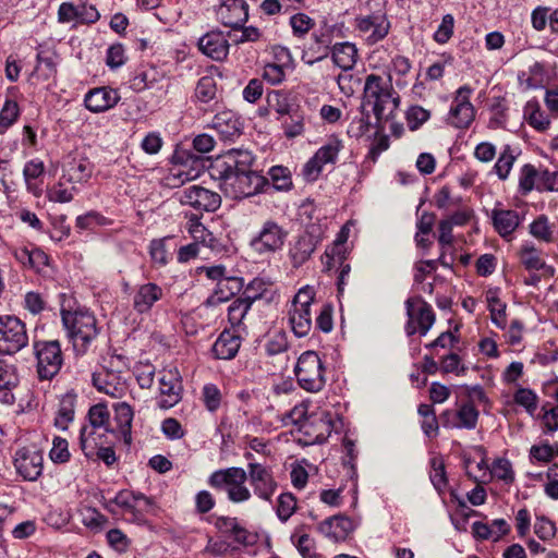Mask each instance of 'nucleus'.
I'll return each instance as SVG.
<instances>
[{
	"instance_id": "c03bdc74",
	"label": "nucleus",
	"mask_w": 558,
	"mask_h": 558,
	"mask_svg": "<svg viewBox=\"0 0 558 558\" xmlns=\"http://www.w3.org/2000/svg\"><path fill=\"white\" fill-rule=\"evenodd\" d=\"M269 175L272 181V186L278 191H288L292 186L290 172L284 167H272L269 170Z\"/></svg>"
},
{
	"instance_id": "f257e3e1",
	"label": "nucleus",
	"mask_w": 558,
	"mask_h": 558,
	"mask_svg": "<svg viewBox=\"0 0 558 558\" xmlns=\"http://www.w3.org/2000/svg\"><path fill=\"white\" fill-rule=\"evenodd\" d=\"M254 161L250 151L232 149L216 158L210 166V175L220 181V187L228 197H250L269 184L265 177L252 170Z\"/></svg>"
},
{
	"instance_id": "72a5a7b5",
	"label": "nucleus",
	"mask_w": 558,
	"mask_h": 558,
	"mask_svg": "<svg viewBox=\"0 0 558 558\" xmlns=\"http://www.w3.org/2000/svg\"><path fill=\"white\" fill-rule=\"evenodd\" d=\"M415 323L417 324L421 335H426L435 323V314L433 308L426 302L414 301Z\"/></svg>"
},
{
	"instance_id": "4468645a",
	"label": "nucleus",
	"mask_w": 558,
	"mask_h": 558,
	"mask_svg": "<svg viewBox=\"0 0 558 558\" xmlns=\"http://www.w3.org/2000/svg\"><path fill=\"white\" fill-rule=\"evenodd\" d=\"M113 505L123 509L124 512L133 514L134 519L140 520L143 511H148L153 506L151 500L143 494H134L128 490L119 492L113 499L106 504V509L114 512Z\"/></svg>"
},
{
	"instance_id": "c85d7f7f",
	"label": "nucleus",
	"mask_w": 558,
	"mask_h": 558,
	"mask_svg": "<svg viewBox=\"0 0 558 558\" xmlns=\"http://www.w3.org/2000/svg\"><path fill=\"white\" fill-rule=\"evenodd\" d=\"M478 411L470 402L462 404L456 413V422L450 423L446 421L444 423L447 427L474 429L478 421Z\"/></svg>"
},
{
	"instance_id": "774afa93",
	"label": "nucleus",
	"mask_w": 558,
	"mask_h": 558,
	"mask_svg": "<svg viewBox=\"0 0 558 558\" xmlns=\"http://www.w3.org/2000/svg\"><path fill=\"white\" fill-rule=\"evenodd\" d=\"M315 298V291L312 287H304L298 291L294 295L291 306L292 307H303L310 308Z\"/></svg>"
},
{
	"instance_id": "603ef678",
	"label": "nucleus",
	"mask_w": 558,
	"mask_h": 558,
	"mask_svg": "<svg viewBox=\"0 0 558 558\" xmlns=\"http://www.w3.org/2000/svg\"><path fill=\"white\" fill-rule=\"evenodd\" d=\"M537 177V170L532 165H524L521 169L519 179V187L522 194L530 193L535 187V180Z\"/></svg>"
},
{
	"instance_id": "79ce46f5",
	"label": "nucleus",
	"mask_w": 558,
	"mask_h": 558,
	"mask_svg": "<svg viewBox=\"0 0 558 558\" xmlns=\"http://www.w3.org/2000/svg\"><path fill=\"white\" fill-rule=\"evenodd\" d=\"M190 233L194 240L193 243H198L199 247H213L215 238L201 222L193 221L190 226Z\"/></svg>"
},
{
	"instance_id": "9b49d317",
	"label": "nucleus",
	"mask_w": 558,
	"mask_h": 558,
	"mask_svg": "<svg viewBox=\"0 0 558 558\" xmlns=\"http://www.w3.org/2000/svg\"><path fill=\"white\" fill-rule=\"evenodd\" d=\"M180 202L199 213H213L220 207L221 197L218 193L203 186L191 185L181 192Z\"/></svg>"
},
{
	"instance_id": "cd10ccee",
	"label": "nucleus",
	"mask_w": 558,
	"mask_h": 558,
	"mask_svg": "<svg viewBox=\"0 0 558 558\" xmlns=\"http://www.w3.org/2000/svg\"><path fill=\"white\" fill-rule=\"evenodd\" d=\"M289 322L296 337H305L312 327L311 310L291 306L289 311Z\"/></svg>"
},
{
	"instance_id": "4d7b16f0",
	"label": "nucleus",
	"mask_w": 558,
	"mask_h": 558,
	"mask_svg": "<svg viewBox=\"0 0 558 558\" xmlns=\"http://www.w3.org/2000/svg\"><path fill=\"white\" fill-rule=\"evenodd\" d=\"M203 401L208 411L215 412L221 402V393L216 385L207 384L203 388Z\"/></svg>"
},
{
	"instance_id": "dca6fc26",
	"label": "nucleus",
	"mask_w": 558,
	"mask_h": 558,
	"mask_svg": "<svg viewBox=\"0 0 558 558\" xmlns=\"http://www.w3.org/2000/svg\"><path fill=\"white\" fill-rule=\"evenodd\" d=\"M160 400L163 409L174 407L181 400L182 384L177 371H165L159 378Z\"/></svg>"
},
{
	"instance_id": "13d9d810",
	"label": "nucleus",
	"mask_w": 558,
	"mask_h": 558,
	"mask_svg": "<svg viewBox=\"0 0 558 558\" xmlns=\"http://www.w3.org/2000/svg\"><path fill=\"white\" fill-rule=\"evenodd\" d=\"M68 441L61 437H54L52 448L50 450V459L56 463L66 462L70 458Z\"/></svg>"
},
{
	"instance_id": "0e129e2a",
	"label": "nucleus",
	"mask_w": 558,
	"mask_h": 558,
	"mask_svg": "<svg viewBox=\"0 0 558 558\" xmlns=\"http://www.w3.org/2000/svg\"><path fill=\"white\" fill-rule=\"evenodd\" d=\"M492 473L498 480H502L507 483L512 482L514 478L511 463L506 459H498L495 461Z\"/></svg>"
},
{
	"instance_id": "6e6d98bb",
	"label": "nucleus",
	"mask_w": 558,
	"mask_h": 558,
	"mask_svg": "<svg viewBox=\"0 0 558 558\" xmlns=\"http://www.w3.org/2000/svg\"><path fill=\"white\" fill-rule=\"evenodd\" d=\"M267 102L268 106L279 114L290 113V105L288 101V97L280 90L270 92L267 95Z\"/></svg>"
},
{
	"instance_id": "a19ab883",
	"label": "nucleus",
	"mask_w": 558,
	"mask_h": 558,
	"mask_svg": "<svg viewBox=\"0 0 558 558\" xmlns=\"http://www.w3.org/2000/svg\"><path fill=\"white\" fill-rule=\"evenodd\" d=\"M341 148V141L331 138L326 145L320 147L314 156L323 165L335 162Z\"/></svg>"
},
{
	"instance_id": "423d86ee",
	"label": "nucleus",
	"mask_w": 558,
	"mask_h": 558,
	"mask_svg": "<svg viewBox=\"0 0 558 558\" xmlns=\"http://www.w3.org/2000/svg\"><path fill=\"white\" fill-rule=\"evenodd\" d=\"M34 353L37 360V373L41 380L52 379L61 369L63 355L58 340L35 341Z\"/></svg>"
},
{
	"instance_id": "2eb2a0df",
	"label": "nucleus",
	"mask_w": 558,
	"mask_h": 558,
	"mask_svg": "<svg viewBox=\"0 0 558 558\" xmlns=\"http://www.w3.org/2000/svg\"><path fill=\"white\" fill-rule=\"evenodd\" d=\"M260 286L262 282L253 280L245 289L244 296L235 299L228 307V320L232 327L245 329L244 319L253 302L260 296V293L250 294L254 286Z\"/></svg>"
},
{
	"instance_id": "5fc2aeb1",
	"label": "nucleus",
	"mask_w": 558,
	"mask_h": 558,
	"mask_svg": "<svg viewBox=\"0 0 558 558\" xmlns=\"http://www.w3.org/2000/svg\"><path fill=\"white\" fill-rule=\"evenodd\" d=\"M514 401L517 404L526 409L530 414H533L537 409V396L527 388H520L514 393Z\"/></svg>"
},
{
	"instance_id": "680f3d73",
	"label": "nucleus",
	"mask_w": 558,
	"mask_h": 558,
	"mask_svg": "<svg viewBox=\"0 0 558 558\" xmlns=\"http://www.w3.org/2000/svg\"><path fill=\"white\" fill-rule=\"evenodd\" d=\"M534 533L543 541L550 539L556 534L555 523L546 517H536Z\"/></svg>"
},
{
	"instance_id": "3c124183",
	"label": "nucleus",
	"mask_w": 558,
	"mask_h": 558,
	"mask_svg": "<svg viewBox=\"0 0 558 558\" xmlns=\"http://www.w3.org/2000/svg\"><path fill=\"white\" fill-rule=\"evenodd\" d=\"M430 117L428 110L421 106H412L407 111V121L410 130H417L422 124H424Z\"/></svg>"
},
{
	"instance_id": "4c0bfd02",
	"label": "nucleus",
	"mask_w": 558,
	"mask_h": 558,
	"mask_svg": "<svg viewBox=\"0 0 558 558\" xmlns=\"http://www.w3.org/2000/svg\"><path fill=\"white\" fill-rule=\"evenodd\" d=\"M530 233L535 239L547 242V243L554 241L553 226L549 223L548 218L545 215L538 216L530 225Z\"/></svg>"
},
{
	"instance_id": "49530a36",
	"label": "nucleus",
	"mask_w": 558,
	"mask_h": 558,
	"mask_svg": "<svg viewBox=\"0 0 558 558\" xmlns=\"http://www.w3.org/2000/svg\"><path fill=\"white\" fill-rule=\"evenodd\" d=\"M314 20L305 13H296L290 17V26L292 28L293 35L298 37H303L306 35L314 27Z\"/></svg>"
},
{
	"instance_id": "ddd939ff",
	"label": "nucleus",
	"mask_w": 558,
	"mask_h": 558,
	"mask_svg": "<svg viewBox=\"0 0 558 558\" xmlns=\"http://www.w3.org/2000/svg\"><path fill=\"white\" fill-rule=\"evenodd\" d=\"M356 28L363 35L366 36L368 44L373 45L384 39L390 29V22L386 14L374 13L365 16H359L355 19Z\"/></svg>"
},
{
	"instance_id": "7ed1b4c3",
	"label": "nucleus",
	"mask_w": 558,
	"mask_h": 558,
	"mask_svg": "<svg viewBox=\"0 0 558 558\" xmlns=\"http://www.w3.org/2000/svg\"><path fill=\"white\" fill-rule=\"evenodd\" d=\"M62 323L73 348L78 354L86 352L89 343L97 337L95 316L87 310L61 311Z\"/></svg>"
},
{
	"instance_id": "052dcab7",
	"label": "nucleus",
	"mask_w": 558,
	"mask_h": 558,
	"mask_svg": "<svg viewBox=\"0 0 558 558\" xmlns=\"http://www.w3.org/2000/svg\"><path fill=\"white\" fill-rule=\"evenodd\" d=\"M20 113L19 105L16 101L7 100L0 110V125L9 128L17 119Z\"/></svg>"
},
{
	"instance_id": "c9c22d12",
	"label": "nucleus",
	"mask_w": 558,
	"mask_h": 558,
	"mask_svg": "<svg viewBox=\"0 0 558 558\" xmlns=\"http://www.w3.org/2000/svg\"><path fill=\"white\" fill-rule=\"evenodd\" d=\"M87 417H88V422H89V426H87L88 427L87 435H89V433H92V437H94L95 429L101 428V427H104L105 430H108V428L106 426L109 422L110 414L105 404L97 403V404L93 405L88 411Z\"/></svg>"
},
{
	"instance_id": "a211bd4d",
	"label": "nucleus",
	"mask_w": 558,
	"mask_h": 558,
	"mask_svg": "<svg viewBox=\"0 0 558 558\" xmlns=\"http://www.w3.org/2000/svg\"><path fill=\"white\" fill-rule=\"evenodd\" d=\"M217 14L226 26L236 28L248 17L247 3L244 0H226L218 7Z\"/></svg>"
},
{
	"instance_id": "20e7f679",
	"label": "nucleus",
	"mask_w": 558,
	"mask_h": 558,
	"mask_svg": "<svg viewBox=\"0 0 558 558\" xmlns=\"http://www.w3.org/2000/svg\"><path fill=\"white\" fill-rule=\"evenodd\" d=\"M247 473L242 468L231 466L213 472L208 485L217 490H225L228 499L239 504L250 500L252 494L246 487Z\"/></svg>"
},
{
	"instance_id": "a18cd8bd",
	"label": "nucleus",
	"mask_w": 558,
	"mask_h": 558,
	"mask_svg": "<svg viewBox=\"0 0 558 558\" xmlns=\"http://www.w3.org/2000/svg\"><path fill=\"white\" fill-rule=\"evenodd\" d=\"M515 160L510 146H506L495 163V171L500 180H506Z\"/></svg>"
},
{
	"instance_id": "5701e85b",
	"label": "nucleus",
	"mask_w": 558,
	"mask_h": 558,
	"mask_svg": "<svg viewBox=\"0 0 558 558\" xmlns=\"http://www.w3.org/2000/svg\"><path fill=\"white\" fill-rule=\"evenodd\" d=\"M492 220L495 230L502 238L510 236L521 223V216L512 209H494Z\"/></svg>"
},
{
	"instance_id": "de8ad7c7",
	"label": "nucleus",
	"mask_w": 558,
	"mask_h": 558,
	"mask_svg": "<svg viewBox=\"0 0 558 558\" xmlns=\"http://www.w3.org/2000/svg\"><path fill=\"white\" fill-rule=\"evenodd\" d=\"M19 383L16 369L12 364L0 359V389H11Z\"/></svg>"
},
{
	"instance_id": "0eeeda50",
	"label": "nucleus",
	"mask_w": 558,
	"mask_h": 558,
	"mask_svg": "<svg viewBox=\"0 0 558 558\" xmlns=\"http://www.w3.org/2000/svg\"><path fill=\"white\" fill-rule=\"evenodd\" d=\"M28 344L26 325L15 316L0 317V354L12 355Z\"/></svg>"
},
{
	"instance_id": "338daca9",
	"label": "nucleus",
	"mask_w": 558,
	"mask_h": 558,
	"mask_svg": "<svg viewBox=\"0 0 558 558\" xmlns=\"http://www.w3.org/2000/svg\"><path fill=\"white\" fill-rule=\"evenodd\" d=\"M151 259L163 266L168 263V251L166 248V239L153 240L150 243Z\"/></svg>"
},
{
	"instance_id": "f8f14e48",
	"label": "nucleus",
	"mask_w": 558,
	"mask_h": 558,
	"mask_svg": "<svg viewBox=\"0 0 558 558\" xmlns=\"http://www.w3.org/2000/svg\"><path fill=\"white\" fill-rule=\"evenodd\" d=\"M43 452L36 446L20 448L14 456L16 472L26 481H36L43 473Z\"/></svg>"
},
{
	"instance_id": "69168bd1",
	"label": "nucleus",
	"mask_w": 558,
	"mask_h": 558,
	"mask_svg": "<svg viewBox=\"0 0 558 558\" xmlns=\"http://www.w3.org/2000/svg\"><path fill=\"white\" fill-rule=\"evenodd\" d=\"M44 162L40 160H31L25 165L23 175L28 190L32 189V180L39 178L44 173Z\"/></svg>"
},
{
	"instance_id": "393cba45",
	"label": "nucleus",
	"mask_w": 558,
	"mask_h": 558,
	"mask_svg": "<svg viewBox=\"0 0 558 558\" xmlns=\"http://www.w3.org/2000/svg\"><path fill=\"white\" fill-rule=\"evenodd\" d=\"M211 126L223 140H230L240 134L241 123L234 112L221 111L213 118Z\"/></svg>"
},
{
	"instance_id": "f03ea898",
	"label": "nucleus",
	"mask_w": 558,
	"mask_h": 558,
	"mask_svg": "<svg viewBox=\"0 0 558 558\" xmlns=\"http://www.w3.org/2000/svg\"><path fill=\"white\" fill-rule=\"evenodd\" d=\"M399 97H392L391 88L384 85L379 75H367L360 105L361 116L352 121L349 133L352 136L360 137L369 131L372 123L367 107L372 108L377 128L381 129V123L391 118L393 111L399 107Z\"/></svg>"
},
{
	"instance_id": "bb28decb",
	"label": "nucleus",
	"mask_w": 558,
	"mask_h": 558,
	"mask_svg": "<svg viewBox=\"0 0 558 558\" xmlns=\"http://www.w3.org/2000/svg\"><path fill=\"white\" fill-rule=\"evenodd\" d=\"M333 63L342 69L349 71L354 68L357 61V49L354 44L344 41L333 45L331 50Z\"/></svg>"
},
{
	"instance_id": "412c9836",
	"label": "nucleus",
	"mask_w": 558,
	"mask_h": 558,
	"mask_svg": "<svg viewBox=\"0 0 558 558\" xmlns=\"http://www.w3.org/2000/svg\"><path fill=\"white\" fill-rule=\"evenodd\" d=\"M120 100L116 89L108 87L95 88L87 93L84 102L92 112H102L114 107Z\"/></svg>"
},
{
	"instance_id": "7c9ffc66",
	"label": "nucleus",
	"mask_w": 558,
	"mask_h": 558,
	"mask_svg": "<svg viewBox=\"0 0 558 558\" xmlns=\"http://www.w3.org/2000/svg\"><path fill=\"white\" fill-rule=\"evenodd\" d=\"M74 409H75V395L74 393H65L62 396L59 402V408L57 411V415L54 417V425L65 430L69 424L74 418Z\"/></svg>"
},
{
	"instance_id": "864d4df0",
	"label": "nucleus",
	"mask_w": 558,
	"mask_h": 558,
	"mask_svg": "<svg viewBox=\"0 0 558 558\" xmlns=\"http://www.w3.org/2000/svg\"><path fill=\"white\" fill-rule=\"evenodd\" d=\"M454 28V17L452 14L444 15L441 23L434 34V39L438 44H446L452 36Z\"/></svg>"
},
{
	"instance_id": "aec40b11",
	"label": "nucleus",
	"mask_w": 558,
	"mask_h": 558,
	"mask_svg": "<svg viewBox=\"0 0 558 558\" xmlns=\"http://www.w3.org/2000/svg\"><path fill=\"white\" fill-rule=\"evenodd\" d=\"M87 432L88 427H82L80 434L81 449L85 457L101 460L108 466L112 465L117 460L114 450L111 447H97V442L95 438L92 437V433L87 435Z\"/></svg>"
},
{
	"instance_id": "9d476101",
	"label": "nucleus",
	"mask_w": 558,
	"mask_h": 558,
	"mask_svg": "<svg viewBox=\"0 0 558 558\" xmlns=\"http://www.w3.org/2000/svg\"><path fill=\"white\" fill-rule=\"evenodd\" d=\"M473 89L469 85L461 86L449 111L448 122L457 129H466L475 118V109L470 102Z\"/></svg>"
},
{
	"instance_id": "f704fd0d",
	"label": "nucleus",
	"mask_w": 558,
	"mask_h": 558,
	"mask_svg": "<svg viewBox=\"0 0 558 558\" xmlns=\"http://www.w3.org/2000/svg\"><path fill=\"white\" fill-rule=\"evenodd\" d=\"M519 257L521 264L527 270H539L546 267L545 260L532 244H524L519 251Z\"/></svg>"
},
{
	"instance_id": "8fccbe9b",
	"label": "nucleus",
	"mask_w": 558,
	"mask_h": 558,
	"mask_svg": "<svg viewBox=\"0 0 558 558\" xmlns=\"http://www.w3.org/2000/svg\"><path fill=\"white\" fill-rule=\"evenodd\" d=\"M289 347L284 332L276 331L267 340L265 350L268 355H276L284 352Z\"/></svg>"
},
{
	"instance_id": "473e14b6",
	"label": "nucleus",
	"mask_w": 558,
	"mask_h": 558,
	"mask_svg": "<svg viewBox=\"0 0 558 558\" xmlns=\"http://www.w3.org/2000/svg\"><path fill=\"white\" fill-rule=\"evenodd\" d=\"M114 374L108 371L94 373L92 376V383L98 391L117 398L120 397L122 388L114 383Z\"/></svg>"
},
{
	"instance_id": "1a4fd4ad",
	"label": "nucleus",
	"mask_w": 558,
	"mask_h": 558,
	"mask_svg": "<svg viewBox=\"0 0 558 558\" xmlns=\"http://www.w3.org/2000/svg\"><path fill=\"white\" fill-rule=\"evenodd\" d=\"M246 473L254 494L263 500L271 501L278 488V483L270 468L257 462H251L247 465Z\"/></svg>"
},
{
	"instance_id": "b1692460",
	"label": "nucleus",
	"mask_w": 558,
	"mask_h": 558,
	"mask_svg": "<svg viewBox=\"0 0 558 558\" xmlns=\"http://www.w3.org/2000/svg\"><path fill=\"white\" fill-rule=\"evenodd\" d=\"M240 345V336L223 330L213 345V353L216 359L231 360L236 355Z\"/></svg>"
},
{
	"instance_id": "4be33fe9",
	"label": "nucleus",
	"mask_w": 558,
	"mask_h": 558,
	"mask_svg": "<svg viewBox=\"0 0 558 558\" xmlns=\"http://www.w3.org/2000/svg\"><path fill=\"white\" fill-rule=\"evenodd\" d=\"M163 296V290L156 283L141 284L133 296V308L138 314L148 313L154 304Z\"/></svg>"
},
{
	"instance_id": "a878e982",
	"label": "nucleus",
	"mask_w": 558,
	"mask_h": 558,
	"mask_svg": "<svg viewBox=\"0 0 558 558\" xmlns=\"http://www.w3.org/2000/svg\"><path fill=\"white\" fill-rule=\"evenodd\" d=\"M317 242V238L310 232L300 235L290 248L293 265L298 267L305 263L315 251Z\"/></svg>"
},
{
	"instance_id": "37998d69",
	"label": "nucleus",
	"mask_w": 558,
	"mask_h": 558,
	"mask_svg": "<svg viewBox=\"0 0 558 558\" xmlns=\"http://www.w3.org/2000/svg\"><path fill=\"white\" fill-rule=\"evenodd\" d=\"M216 83L211 76H203L199 78L196 88L195 95L198 100L203 102H208L216 97Z\"/></svg>"
},
{
	"instance_id": "e2e57ef3",
	"label": "nucleus",
	"mask_w": 558,
	"mask_h": 558,
	"mask_svg": "<svg viewBox=\"0 0 558 558\" xmlns=\"http://www.w3.org/2000/svg\"><path fill=\"white\" fill-rule=\"evenodd\" d=\"M547 483L544 486L545 494L554 499H558V463H554L548 468L547 473Z\"/></svg>"
},
{
	"instance_id": "f3484780",
	"label": "nucleus",
	"mask_w": 558,
	"mask_h": 558,
	"mask_svg": "<svg viewBox=\"0 0 558 558\" xmlns=\"http://www.w3.org/2000/svg\"><path fill=\"white\" fill-rule=\"evenodd\" d=\"M353 530V521L343 514L327 518L318 525V531L333 542L345 541Z\"/></svg>"
},
{
	"instance_id": "c756f323",
	"label": "nucleus",
	"mask_w": 558,
	"mask_h": 558,
	"mask_svg": "<svg viewBox=\"0 0 558 558\" xmlns=\"http://www.w3.org/2000/svg\"><path fill=\"white\" fill-rule=\"evenodd\" d=\"M114 421L118 425L124 442L131 444V428L133 421V410L126 402H120L114 405Z\"/></svg>"
},
{
	"instance_id": "6ab92c4d",
	"label": "nucleus",
	"mask_w": 558,
	"mask_h": 558,
	"mask_svg": "<svg viewBox=\"0 0 558 558\" xmlns=\"http://www.w3.org/2000/svg\"><path fill=\"white\" fill-rule=\"evenodd\" d=\"M197 47L205 56L216 61H221L229 53V43L221 32H209L203 35Z\"/></svg>"
},
{
	"instance_id": "ea45409f",
	"label": "nucleus",
	"mask_w": 558,
	"mask_h": 558,
	"mask_svg": "<svg viewBox=\"0 0 558 558\" xmlns=\"http://www.w3.org/2000/svg\"><path fill=\"white\" fill-rule=\"evenodd\" d=\"M296 510V498L292 493H283L278 497L277 515L286 522Z\"/></svg>"
},
{
	"instance_id": "09e8293b",
	"label": "nucleus",
	"mask_w": 558,
	"mask_h": 558,
	"mask_svg": "<svg viewBox=\"0 0 558 558\" xmlns=\"http://www.w3.org/2000/svg\"><path fill=\"white\" fill-rule=\"evenodd\" d=\"M487 301L493 323L504 329L506 327V304L496 296L487 298Z\"/></svg>"
},
{
	"instance_id": "58836bf2",
	"label": "nucleus",
	"mask_w": 558,
	"mask_h": 558,
	"mask_svg": "<svg viewBox=\"0 0 558 558\" xmlns=\"http://www.w3.org/2000/svg\"><path fill=\"white\" fill-rule=\"evenodd\" d=\"M37 64L35 66L34 75L43 81L54 78L57 74V66L52 58L45 57L41 52L37 54Z\"/></svg>"
},
{
	"instance_id": "6e6552de",
	"label": "nucleus",
	"mask_w": 558,
	"mask_h": 558,
	"mask_svg": "<svg viewBox=\"0 0 558 558\" xmlns=\"http://www.w3.org/2000/svg\"><path fill=\"white\" fill-rule=\"evenodd\" d=\"M288 236V231L274 220H266L259 231L251 239L250 246L259 255L280 251Z\"/></svg>"
},
{
	"instance_id": "39448f33",
	"label": "nucleus",
	"mask_w": 558,
	"mask_h": 558,
	"mask_svg": "<svg viewBox=\"0 0 558 558\" xmlns=\"http://www.w3.org/2000/svg\"><path fill=\"white\" fill-rule=\"evenodd\" d=\"M299 385L310 392L320 391L326 383L323 363L314 351L301 354L294 368Z\"/></svg>"
},
{
	"instance_id": "bf43d9fd",
	"label": "nucleus",
	"mask_w": 558,
	"mask_h": 558,
	"mask_svg": "<svg viewBox=\"0 0 558 558\" xmlns=\"http://www.w3.org/2000/svg\"><path fill=\"white\" fill-rule=\"evenodd\" d=\"M315 45H318V50H315L316 57L306 61L307 64L312 65L317 61L325 59L329 54V45L331 43L330 36L327 34H313Z\"/></svg>"
},
{
	"instance_id": "e433bc0d",
	"label": "nucleus",
	"mask_w": 558,
	"mask_h": 558,
	"mask_svg": "<svg viewBox=\"0 0 558 558\" xmlns=\"http://www.w3.org/2000/svg\"><path fill=\"white\" fill-rule=\"evenodd\" d=\"M218 289L215 294L208 299L209 304H216V302L227 301L229 295L234 294V290L239 291L242 287V279L239 278H223L218 281Z\"/></svg>"
},
{
	"instance_id": "2f4dec72",
	"label": "nucleus",
	"mask_w": 558,
	"mask_h": 558,
	"mask_svg": "<svg viewBox=\"0 0 558 558\" xmlns=\"http://www.w3.org/2000/svg\"><path fill=\"white\" fill-rule=\"evenodd\" d=\"M93 173V165L86 158H73L66 166V175L70 182L87 181Z\"/></svg>"
}]
</instances>
